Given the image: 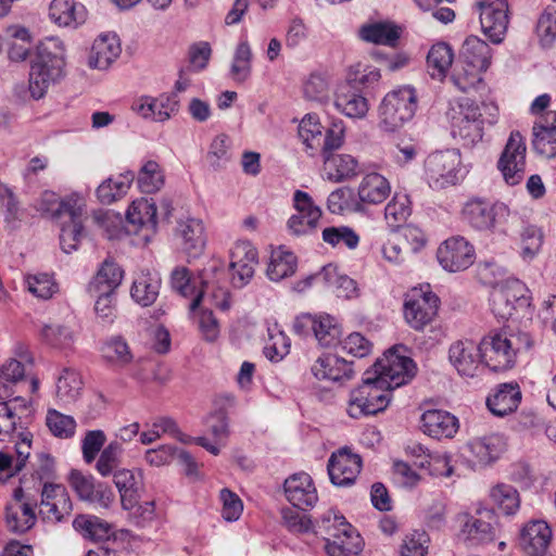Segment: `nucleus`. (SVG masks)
I'll return each instance as SVG.
<instances>
[{"instance_id":"obj_59","label":"nucleus","mask_w":556,"mask_h":556,"mask_svg":"<svg viewBox=\"0 0 556 556\" xmlns=\"http://www.w3.org/2000/svg\"><path fill=\"white\" fill-rule=\"evenodd\" d=\"M164 185V174L159 163L148 161L138 174V186L144 193L159 191Z\"/></svg>"},{"instance_id":"obj_38","label":"nucleus","mask_w":556,"mask_h":556,"mask_svg":"<svg viewBox=\"0 0 556 556\" xmlns=\"http://www.w3.org/2000/svg\"><path fill=\"white\" fill-rule=\"evenodd\" d=\"M20 437L21 440L12 441L14 443L13 448L15 456L9 452L0 453V471H7L9 476L21 471L30 455L31 433L21 432Z\"/></svg>"},{"instance_id":"obj_6","label":"nucleus","mask_w":556,"mask_h":556,"mask_svg":"<svg viewBox=\"0 0 556 556\" xmlns=\"http://www.w3.org/2000/svg\"><path fill=\"white\" fill-rule=\"evenodd\" d=\"M460 56L468 68L455 73L452 81L459 90L467 92L482 80L481 74L491 65L492 50L479 37L469 36L462 46Z\"/></svg>"},{"instance_id":"obj_21","label":"nucleus","mask_w":556,"mask_h":556,"mask_svg":"<svg viewBox=\"0 0 556 556\" xmlns=\"http://www.w3.org/2000/svg\"><path fill=\"white\" fill-rule=\"evenodd\" d=\"M552 540V529L542 519L530 520L520 529L518 543L528 556H544Z\"/></svg>"},{"instance_id":"obj_63","label":"nucleus","mask_w":556,"mask_h":556,"mask_svg":"<svg viewBox=\"0 0 556 556\" xmlns=\"http://www.w3.org/2000/svg\"><path fill=\"white\" fill-rule=\"evenodd\" d=\"M103 357L117 366H126L132 359V354L125 340L119 337L112 338L102 348Z\"/></svg>"},{"instance_id":"obj_17","label":"nucleus","mask_w":556,"mask_h":556,"mask_svg":"<svg viewBox=\"0 0 556 556\" xmlns=\"http://www.w3.org/2000/svg\"><path fill=\"white\" fill-rule=\"evenodd\" d=\"M480 23L483 34L495 45L504 40L508 27V3L495 0L479 4Z\"/></svg>"},{"instance_id":"obj_27","label":"nucleus","mask_w":556,"mask_h":556,"mask_svg":"<svg viewBox=\"0 0 556 556\" xmlns=\"http://www.w3.org/2000/svg\"><path fill=\"white\" fill-rule=\"evenodd\" d=\"M122 52L119 39L114 33L99 35L91 47L88 65L91 68L106 70Z\"/></svg>"},{"instance_id":"obj_15","label":"nucleus","mask_w":556,"mask_h":556,"mask_svg":"<svg viewBox=\"0 0 556 556\" xmlns=\"http://www.w3.org/2000/svg\"><path fill=\"white\" fill-rule=\"evenodd\" d=\"M448 362L462 378H475L483 370L480 344L472 340H457L448 348Z\"/></svg>"},{"instance_id":"obj_23","label":"nucleus","mask_w":556,"mask_h":556,"mask_svg":"<svg viewBox=\"0 0 556 556\" xmlns=\"http://www.w3.org/2000/svg\"><path fill=\"white\" fill-rule=\"evenodd\" d=\"M28 410L27 401L21 396L0 402V441L21 440L20 433L25 431L20 422Z\"/></svg>"},{"instance_id":"obj_5","label":"nucleus","mask_w":556,"mask_h":556,"mask_svg":"<svg viewBox=\"0 0 556 556\" xmlns=\"http://www.w3.org/2000/svg\"><path fill=\"white\" fill-rule=\"evenodd\" d=\"M417 110L416 90L403 86L388 92L379 105V127L394 132L412 121Z\"/></svg>"},{"instance_id":"obj_49","label":"nucleus","mask_w":556,"mask_h":556,"mask_svg":"<svg viewBox=\"0 0 556 556\" xmlns=\"http://www.w3.org/2000/svg\"><path fill=\"white\" fill-rule=\"evenodd\" d=\"M453 59V50L447 43L438 42L433 45L427 55L431 77L443 78L451 67Z\"/></svg>"},{"instance_id":"obj_30","label":"nucleus","mask_w":556,"mask_h":556,"mask_svg":"<svg viewBox=\"0 0 556 556\" xmlns=\"http://www.w3.org/2000/svg\"><path fill=\"white\" fill-rule=\"evenodd\" d=\"M311 370L316 379L331 382H343L353 376L352 364L336 355L318 357Z\"/></svg>"},{"instance_id":"obj_43","label":"nucleus","mask_w":556,"mask_h":556,"mask_svg":"<svg viewBox=\"0 0 556 556\" xmlns=\"http://www.w3.org/2000/svg\"><path fill=\"white\" fill-rule=\"evenodd\" d=\"M178 231L182 238V247L186 253L192 257L201 254L205 245L204 226L202 222L195 218L180 222Z\"/></svg>"},{"instance_id":"obj_2","label":"nucleus","mask_w":556,"mask_h":556,"mask_svg":"<svg viewBox=\"0 0 556 556\" xmlns=\"http://www.w3.org/2000/svg\"><path fill=\"white\" fill-rule=\"evenodd\" d=\"M498 108L494 103L478 104L469 99L463 100L458 111L452 117V135L465 147H473L483 138L484 125L497 122Z\"/></svg>"},{"instance_id":"obj_16","label":"nucleus","mask_w":556,"mask_h":556,"mask_svg":"<svg viewBox=\"0 0 556 556\" xmlns=\"http://www.w3.org/2000/svg\"><path fill=\"white\" fill-rule=\"evenodd\" d=\"M37 502L22 488L16 489L13 500L7 506L5 520L10 531L15 533H25L30 530L37 520L35 508Z\"/></svg>"},{"instance_id":"obj_44","label":"nucleus","mask_w":556,"mask_h":556,"mask_svg":"<svg viewBox=\"0 0 556 556\" xmlns=\"http://www.w3.org/2000/svg\"><path fill=\"white\" fill-rule=\"evenodd\" d=\"M126 219L135 226L136 230L139 228L155 230L157 224L155 203L144 198L132 201L126 212Z\"/></svg>"},{"instance_id":"obj_45","label":"nucleus","mask_w":556,"mask_h":556,"mask_svg":"<svg viewBox=\"0 0 556 556\" xmlns=\"http://www.w3.org/2000/svg\"><path fill=\"white\" fill-rule=\"evenodd\" d=\"M175 457L186 466L187 475H193L195 472L197 465L191 455L172 445H162L159 448L148 450L144 456L148 464L156 467L170 463Z\"/></svg>"},{"instance_id":"obj_22","label":"nucleus","mask_w":556,"mask_h":556,"mask_svg":"<svg viewBox=\"0 0 556 556\" xmlns=\"http://www.w3.org/2000/svg\"><path fill=\"white\" fill-rule=\"evenodd\" d=\"M504 450V442L498 434H491L470 440L465 448L464 455L467 457L472 469L486 466L495 462Z\"/></svg>"},{"instance_id":"obj_31","label":"nucleus","mask_w":556,"mask_h":556,"mask_svg":"<svg viewBox=\"0 0 556 556\" xmlns=\"http://www.w3.org/2000/svg\"><path fill=\"white\" fill-rule=\"evenodd\" d=\"M521 401L518 384H500L486 399L489 410L497 417H504L517 409Z\"/></svg>"},{"instance_id":"obj_53","label":"nucleus","mask_w":556,"mask_h":556,"mask_svg":"<svg viewBox=\"0 0 556 556\" xmlns=\"http://www.w3.org/2000/svg\"><path fill=\"white\" fill-rule=\"evenodd\" d=\"M490 497L494 505L505 515H515L520 507L518 491L509 484L498 483L490 491Z\"/></svg>"},{"instance_id":"obj_25","label":"nucleus","mask_w":556,"mask_h":556,"mask_svg":"<svg viewBox=\"0 0 556 556\" xmlns=\"http://www.w3.org/2000/svg\"><path fill=\"white\" fill-rule=\"evenodd\" d=\"M456 522L458 525L457 538L465 543L478 545L492 542L495 539L494 527L476 515L459 513L456 516Z\"/></svg>"},{"instance_id":"obj_41","label":"nucleus","mask_w":556,"mask_h":556,"mask_svg":"<svg viewBox=\"0 0 556 556\" xmlns=\"http://www.w3.org/2000/svg\"><path fill=\"white\" fill-rule=\"evenodd\" d=\"M311 280H317L333 289L339 298L350 299L356 294V282L348 276L339 275L337 267L332 265L325 266L317 275L309 277L307 282Z\"/></svg>"},{"instance_id":"obj_50","label":"nucleus","mask_w":556,"mask_h":556,"mask_svg":"<svg viewBox=\"0 0 556 556\" xmlns=\"http://www.w3.org/2000/svg\"><path fill=\"white\" fill-rule=\"evenodd\" d=\"M299 137L309 154L318 150L323 142V126L316 114H306L299 125Z\"/></svg>"},{"instance_id":"obj_19","label":"nucleus","mask_w":556,"mask_h":556,"mask_svg":"<svg viewBox=\"0 0 556 556\" xmlns=\"http://www.w3.org/2000/svg\"><path fill=\"white\" fill-rule=\"evenodd\" d=\"M362 469V458L348 447H342L331 454L327 470L330 481L338 486H349L355 482Z\"/></svg>"},{"instance_id":"obj_33","label":"nucleus","mask_w":556,"mask_h":556,"mask_svg":"<svg viewBox=\"0 0 556 556\" xmlns=\"http://www.w3.org/2000/svg\"><path fill=\"white\" fill-rule=\"evenodd\" d=\"M336 109L350 118H364L368 112L367 99L350 84L340 86L334 94Z\"/></svg>"},{"instance_id":"obj_1","label":"nucleus","mask_w":556,"mask_h":556,"mask_svg":"<svg viewBox=\"0 0 556 556\" xmlns=\"http://www.w3.org/2000/svg\"><path fill=\"white\" fill-rule=\"evenodd\" d=\"M65 47L60 38L47 37L40 41L30 62V98H43L51 86L60 83L65 76Z\"/></svg>"},{"instance_id":"obj_32","label":"nucleus","mask_w":556,"mask_h":556,"mask_svg":"<svg viewBox=\"0 0 556 556\" xmlns=\"http://www.w3.org/2000/svg\"><path fill=\"white\" fill-rule=\"evenodd\" d=\"M324 169L326 178L332 182H341L356 177L359 172L357 160L350 154L324 155Z\"/></svg>"},{"instance_id":"obj_37","label":"nucleus","mask_w":556,"mask_h":556,"mask_svg":"<svg viewBox=\"0 0 556 556\" xmlns=\"http://www.w3.org/2000/svg\"><path fill=\"white\" fill-rule=\"evenodd\" d=\"M161 287V277L155 271L142 270L135 278L130 294L141 306H149L156 300Z\"/></svg>"},{"instance_id":"obj_29","label":"nucleus","mask_w":556,"mask_h":556,"mask_svg":"<svg viewBox=\"0 0 556 556\" xmlns=\"http://www.w3.org/2000/svg\"><path fill=\"white\" fill-rule=\"evenodd\" d=\"M458 428V419L448 412L429 409L421 415L424 433L434 439L453 438Z\"/></svg>"},{"instance_id":"obj_7","label":"nucleus","mask_w":556,"mask_h":556,"mask_svg":"<svg viewBox=\"0 0 556 556\" xmlns=\"http://www.w3.org/2000/svg\"><path fill=\"white\" fill-rule=\"evenodd\" d=\"M390 403V391L370 370L365 371L363 383L350 394L348 414L359 419L384 410Z\"/></svg>"},{"instance_id":"obj_35","label":"nucleus","mask_w":556,"mask_h":556,"mask_svg":"<svg viewBox=\"0 0 556 556\" xmlns=\"http://www.w3.org/2000/svg\"><path fill=\"white\" fill-rule=\"evenodd\" d=\"M504 207L492 205L491 203L473 199L466 203L463 213L467 223L478 230H489L495 225V216L498 210Z\"/></svg>"},{"instance_id":"obj_8","label":"nucleus","mask_w":556,"mask_h":556,"mask_svg":"<svg viewBox=\"0 0 556 556\" xmlns=\"http://www.w3.org/2000/svg\"><path fill=\"white\" fill-rule=\"evenodd\" d=\"M403 345H395L378 358L370 371L389 391L408 383L416 374L413 359L403 353Z\"/></svg>"},{"instance_id":"obj_9","label":"nucleus","mask_w":556,"mask_h":556,"mask_svg":"<svg viewBox=\"0 0 556 556\" xmlns=\"http://www.w3.org/2000/svg\"><path fill=\"white\" fill-rule=\"evenodd\" d=\"M460 164V154L456 149L430 153L424 162L425 178L430 188L440 190L456 185Z\"/></svg>"},{"instance_id":"obj_52","label":"nucleus","mask_w":556,"mask_h":556,"mask_svg":"<svg viewBox=\"0 0 556 556\" xmlns=\"http://www.w3.org/2000/svg\"><path fill=\"white\" fill-rule=\"evenodd\" d=\"M170 285L172 288L184 298L194 295L189 305L191 312H194L199 307L203 292H195V287L191 282L190 273L186 267L179 266L172 271Z\"/></svg>"},{"instance_id":"obj_28","label":"nucleus","mask_w":556,"mask_h":556,"mask_svg":"<svg viewBox=\"0 0 556 556\" xmlns=\"http://www.w3.org/2000/svg\"><path fill=\"white\" fill-rule=\"evenodd\" d=\"M81 199L76 194H71L61 199L55 192L46 190L40 194L36 208L42 214H47L52 218H61L65 216H76L81 207Z\"/></svg>"},{"instance_id":"obj_48","label":"nucleus","mask_w":556,"mask_h":556,"mask_svg":"<svg viewBox=\"0 0 556 556\" xmlns=\"http://www.w3.org/2000/svg\"><path fill=\"white\" fill-rule=\"evenodd\" d=\"M252 58L253 53L247 40H241L233 52L229 75L230 78L242 84L247 81L252 73Z\"/></svg>"},{"instance_id":"obj_20","label":"nucleus","mask_w":556,"mask_h":556,"mask_svg":"<svg viewBox=\"0 0 556 556\" xmlns=\"http://www.w3.org/2000/svg\"><path fill=\"white\" fill-rule=\"evenodd\" d=\"M311 327L316 340L321 346L329 348L339 342L341 329L334 318L328 314L302 315L294 321L295 332L303 333L304 329Z\"/></svg>"},{"instance_id":"obj_51","label":"nucleus","mask_w":556,"mask_h":556,"mask_svg":"<svg viewBox=\"0 0 556 556\" xmlns=\"http://www.w3.org/2000/svg\"><path fill=\"white\" fill-rule=\"evenodd\" d=\"M73 527L84 538L93 541H100L109 538L111 530L108 522L91 515L77 516L73 521Z\"/></svg>"},{"instance_id":"obj_42","label":"nucleus","mask_w":556,"mask_h":556,"mask_svg":"<svg viewBox=\"0 0 556 556\" xmlns=\"http://www.w3.org/2000/svg\"><path fill=\"white\" fill-rule=\"evenodd\" d=\"M298 265L296 256L285 247L271 252L266 275L271 281H280L292 276Z\"/></svg>"},{"instance_id":"obj_12","label":"nucleus","mask_w":556,"mask_h":556,"mask_svg":"<svg viewBox=\"0 0 556 556\" xmlns=\"http://www.w3.org/2000/svg\"><path fill=\"white\" fill-rule=\"evenodd\" d=\"M439 308V298L430 289L422 286L413 289L404 303L406 323L415 330H422L435 317Z\"/></svg>"},{"instance_id":"obj_62","label":"nucleus","mask_w":556,"mask_h":556,"mask_svg":"<svg viewBox=\"0 0 556 556\" xmlns=\"http://www.w3.org/2000/svg\"><path fill=\"white\" fill-rule=\"evenodd\" d=\"M46 424L54 437L61 439L72 438L75 433L76 421L73 417L64 415L55 409H49Z\"/></svg>"},{"instance_id":"obj_36","label":"nucleus","mask_w":556,"mask_h":556,"mask_svg":"<svg viewBox=\"0 0 556 556\" xmlns=\"http://www.w3.org/2000/svg\"><path fill=\"white\" fill-rule=\"evenodd\" d=\"M122 279V268L116 263L105 260L89 282L88 292L90 295H97L98 293L115 294Z\"/></svg>"},{"instance_id":"obj_60","label":"nucleus","mask_w":556,"mask_h":556,"mask_svg":"<svg viewBox=\"0 0 556 556\" xmlns=\"http://www.w3.org/2000/svg\"><path fill=\"white\" fill-rule=\"evenodd\" d=\"M412 213L410 201L407 194L395 193L384 208V217L389 226L397 227L404 223Z\"/></svg>"},{"instance_id":"obj_13","label":"nucleus","mask_w":556,"mask_h":556,"mask_svg":"<svg viewBox=\"0 0 556 556\" xmlns=\"http://www.w3.org/2000/svg\"><path fill=\"white\" fill-rule=\"evenodd\" d=\"M293 207L296 213L287 222L289 232L296 237L315 232L323 211L315 204L312 197L307 192L296 190L293 194Z\"/></svg>"},{"instance_id":"obj_57","label":"nucleus","mask_w":556,"mask_h":556,"mask_svg":"<svg viewBox=\"0 0 556 556\" xmlns=\"http://www.w3.org/2000/svg\"><path fill=\"white\" fill-rule=\"evenodd\" d=\"M83 206L79 207V213L76 216H67L68 222H64L61 227L60 244L65 253L75 251L83 238V222H81Z\"/></svg>"},{"instance_id":"obj_54","label":"nucleus","mask_w":556,"mask_h":556,"mask_svg":"<svg viewBox=\"0 0 556 556\" xmlns=\"http://www.w3.org/2000/svg\"><path fill=\"white\" fill-rule=\"evenodd\" d=\"M114 483L121 494V503L124 509H132L137 502L139 489L135 473L127 469H121L114 473Z\"/></svg>"},{"instance_id":"obj_34","label":"nucleus","mask_w":556,"mask_h":556,"mask_svg":"<svg viewBox=\"0 0 556 556\" xmlns=\"http://www.w3.org/2000/svg\"><path fill=\"white\" fill-rule=\"evenodd\" d=\"M132 110L143 118L165 122L176 111V102L168 96L142 97L132 104Z\"/></svg>"},{"instance_id":"obj_10","label":"nucleus","mask_w":556,"mask_h":556,"mask_svg":"<svg viewBox=\"0 0 556 556\" xmlns=\"http://www.w3.org/2000/svg\"><path fill=\"white\" fill-rule=\"evenodd\" d=\"M490 303L496 318L508 320L530 305V291L519 279H507L493 289Z\"/></svg>"},{"instance_id":"obj_47","label":"nucleus","mask_w":556,"mask_h":556,"mask_svg":"<svg viewBox=\"0 0 556 556\" xmlns=\"http://www.w3.org/2000/svg\"><path fill=\"white\" fill-rule=\"evenodd\" d=\"M83 390V380L78 371L63 368L56 380V397L61 403L71 404L78 400Z\"/></svg>"},{"instance_id":"obj_24","label":"nucleus","mask_w":556,"mask_h":556,"mask_svg":"<svg viewBox=\"0 0 556 556\" xmlns=\"http://www.w3.org/2000/svg\"><path fill=\"white\" fill-rule=\"evenodd\" d=\"M532 148L541 157H556V111L546 112L534 123Z\"/></svg>"},{"instance_id":"obj_26","label":"nucleus","mask_w":556,"mask_h":556,"mask_svg":"<svg viewBox=\"0 0 556 556\" xmlns=\"http://www.w3.org/2000/svg\"><path fill=\"white\" fill-rule=\"evenodd\" d=\"M283 489L287 500L300 509L313 507L318 501L314 482L305 472L290 476L286 479Z\"/></svg>"},{"instance_id":"obj_40","label":"nucleus","mask_w":556,"mask_h":556,"mask_svg":"<svg viewBox=\"0 0 556 556\" xmlns=\"http://www.w3.org/2000/svg\"><path fill=\"white\" fill-rule=\"evenodd\" d=\"M134 179L135 175L131 172L105 179L97 188L98 200L102 204H112L121 200L127 194Z\"/></svg>"},{"instance_id":"obj_64","label":"nucleus","mask_w":556,"mask_h":556,"mask_svg":"<svg viewBox=\"0 0 556 556\" xmlns=\"http://www.w3.org/2000/svg\"><path fill=\"white\" fill-rule=\"evenodd\" d=\"M323 240L332 247L342 244L353 250L358 245L359 237L346 226L327 227L323 230Z\"/></svg>"},{"instance_id":"obj_56","label":"nucleus","mask_w":556,"mask_h":556,"mask_svg":"<svg viewBox=\"0 0 556 556\" xmlns=\"http://www.w3.org/2000/svg\"><path fill=\"white\" fill-rule=\"evenodd\" d=\"M359 35L365 41L387 46H394L400 37L399 29L387 23H376L363 26Z\"/></svg>"},{"instance_id":"obj_55","label":"nucleus","mask_w":556,"mask_h":556,"mask_svg":"<svg viewBox=\"0 0 556 556\" xmlns=\"http://www.w3.org/2000/svg\"><path fill=\"white\" fill-rule=\"evenodd\" d=\"M544 241L543 230L534 225H527L520 231V257L530 263L540 253Z\"/></svg>"},{"instance_id":"obj_39","label":"nucleus","mask_w":556,"mask_h":556,"mask_svg":"<svg viewBox=\"0 0 556 556\" xmlns=\"http://www.w3.org/2000/svg\"><path fill=\"white\" fill-rule=\"evenodd\" d=\"M49 15L60 26L76 27L85 21L86 12L75 0H52Z\"/></svg>"},{"instance_id":"obj_61","label":"nucleus","mask_w":556,"mask_h":556,"mask_svg":"<svg viewBox=\"0 0 556 556\" xmlns=\"http://www.w3.org/2000/svg\"><path fill=\"white\" fill-rule=\"evenodd\" d=\"M25 286L34 296L48 300L58 292V285L49 274H34L25 276Z\"/></svg>"},{"instance_id":"obj_11","label":"nucleus","mask_w":556,"mask_h":556,"mask_svg":"<svg viewBox=\"0 0 556 556\" xmlns=\"http://www.w3.org/2000/svg\"><path fill=\"white\" fill-rule=\"evenodd\" d=\"M526 153L525 138L519 131H511L497 161V169L507 185L516 186L523 180L527 166Z\"/></svg>"},{"instance_id":"obj_58","label":"nucleus","mask_w":556,"mask_h":556,"mask_svg":"<svg viewBox=\"0 0 556 556\" xmlns=\"http://www.w3.org/2000/svg\"><path fill=\"white\" fill-rule=\"evenodd\" d=\"M290 339L277 326L268 328V339L264 346L265 356L273 363L283 359L290 352Z\"/></svg>"},{"instance_id":"obj_3","label":"nucleus","mask_w":556,"mask_h":556,"mask_svg":"<svg viewBox=\"0 0 556 556\" xmlns=\"http://www.w3.org/2000/svg\"><path fill=\"white\" fill-rule=\"evenodd\" d=\"M479 344L484 365L497 372L513 368L517 354L528 350L531 340L525 332H495L485 336Z\"/></svg>"},{"instance_id":"obj_14","label":"nucleus","mask_w":556,"mask_h":556,"mask_svg":"<svg viewBox=\"0 0 556 556\" xmlns=\"http://www.w3.org/2000/svg\"><path fill=\"white\" fill-rule=\"evenodd\" d=\"M437 258L444 270L457 273L473 264L476 258L475 248L464 237H451L439 245Z\"/></svg>"},{"instance_id":"obj_46","label":"nucleus","mask_w":556,"mask_h":556,"mask_svg":"<svg viewBox=\"0 0 556 556\" xmlns=\"http://www.w3.org/2000/svg\"><path fill=\"white\" fill-rule=\"evenodd\" d=\"M390 193L388 180L378 173L366 175L358 187V197L363 202L378 204Z\"/></svg>"},{"instance_id":"obj_4","label":"nucleus","mask_w":556,"mask_h":556,"mask_svg":"<svg viewBox=\"0 0 556 556\" xmlns=\"http://www.w3.org/2000/svg\"><path fill=\"white\" fill-rule=\"evenodd\" d=\"M316 532L324 534L329 556H355L363 549V539L342 515L327 510L317 523Z\"/></svg>"},{"instance_id":"obj_18","label":"nucleus","mask_w":556,"mask_h":556,"mask_svg":"<svg viewBox=\"0 0 556 556\" xmlns=\"http://www.w3.org/2000/svg\"><path fill=\"white\" fill-rule=\"evenodd\" d=\"M72 509V501L64 485L43 484L39 509V515L43 520L60 522L71 514Z\"/></svg>"}]
</instances>
